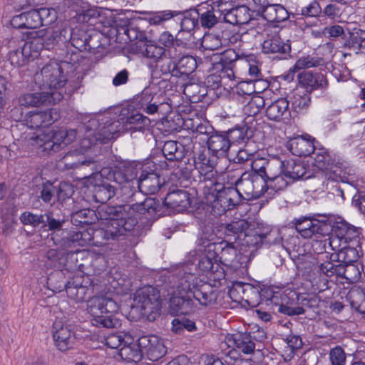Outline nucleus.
Segmentation results:
<instances>
[{
    "instance_id": "1",
    "label": "nucleus",
    "mask_w": 365,
    "mask_h": 365,
    "mask_svg": "<svg viewBox=\"0 0 365 365\" xmlns=\"http://www.w3.org/2000/svg\"><path fill=\"white\" fill-rule=\"evenodd\" d=\"M83 132L82 143L83 147L89 148L97 143H106L109 140L116 138L118 133L125 129L141 130L149 123V119L142 113H132L123 123L119 120H111L101 114H88L81 117Z\"/></svg>"
},
{
    "instance_id": "2",
    "label": "nucleus",
    "mask_w": 365,
    "mask_h": 365,
    "mask_svg": "<svg viewBox=\"0 0 365 365\" xmlns=\"http://www.w3.org/2000/svg\"><path fill=\"white\" fill-rule=\"evenodd\" d=\"M98 215L101 228L96 231V235L106 241L118 240L127 232L132 231L138 224L135 217H126L123 205H101Z\"/></svg>"
},
{
    "instance_id": "3",
    "label": "nucleus",
    "mask_w": 365,
    "mask_h": 365,
    "mask_svg": "<svg viewBox=\"0 0 365 365\" xmlns=\"http://www.w3.org/2000/svg\"><path fill=\"white\" fill-rule=\"evenodd\" d=\"M36 85L53 100V103L61 101L65 95L70 96L72 91L66 88L67 78L61 66L52 62L45 65L34 77Z\"/></svg>"
},
{
    "instance_id": "4",
    "label": "nucleus",
    "mask_w": 365,
    "mask_h": 365,
    "mask_svg": "<svg viewBox=\"0 0 365 365\" xmlns=\"http://www.w3.org/2000/svg\"><path fill=\"white\" fill-rule=\"evenodd\" d=\"M234 187H225L219 182H210L203 187V199L210 207V212L220 216L235 208L241 202V195Z\"/></svg>"
},
{
    "instance_id": "5",
    "label": "nucleus",
    "mask_w": 365,
    "mask_h": 365,
    "mask_svg": "<svg viewBox=\"0 0 365 365\" xmlns=\"http://www.w3.org/2000/svg\"><path fill=\"white\" fill-rule=\"evenodd\" d=\"M117 302L108 295L96 296L88 301V312L93 326L105 328H114L119 324L115 317L118 311Z\"/></svg>"
},
{
    "instance_id": "6",
    "label": "nucleus",
    "mask_w": 365,
    "mask_h": 365,
    "mask_svg": "<svg viewBox=\"0 0 365 365\" xmlns=\"http://www.w3.org/2000/svg\"><path fill=\"white\" fill-rule=\"evenodd\" d=\"M160 88L161 86L150 83L148 86L134 98L133 102L136 108L148 115H165L169 113L171 107Z\"/></svg>"
},
{
    "instance_id": "7",
    "label": "nucleus",
    "mask_w": 365,
    "mask_h": 365,
    "mask_svg": "<svg viewBox=\"0 0 365 365\" xmlns=\"http://www.w3.org/2000/svg\"><path fill=\"white\" fill-rule=\"evenodd\" d=\"M178 280L175 285L174 295L170 299L169 308L173 315L187 314L195 309L194 302L189 293L191 281H194L195 277L190 273L178 274Z\"/></svg>"
},
{
    "instance_id": "8",
    "label": "nucleus",
    "mask_w": 365,
    "mask_h": 365,
    "mask_svg": "<svg viewBox=\"0 0 365 365\" xmlns=\"http://www.w3.org/2000/svg\"><path fill=\"white\" fill-rule=\"evenodd\" d=\"M133 300L140 309L141 314L148 320L154 321L160 315L161 301L159 291L152 287L145 286L137 289Z\"/></svg>"
},
{
    "instance_id": "9",
    "label": "nucleus",
    "mask_w": 365,
    "mask_h": 365,
    "mask_svg": "<svg viewBox=\"0 0 365 365\" xmlns=\"http://www.w3.org/2000/svg\"><path fill=\"white\" fill-rule=\"evenodd\" d=\"M291 223L304 238H310L314 235L325 236L332 230L330 223L307 217L294 219Z\"/></svg>"
},
{
    "instance_id": "10",
    "label": "nucleus",
    "mask_w": 365,
    "mask_h": 365,
    "mask_svg": "<svg viewBox=\"0 0 365 365\" xmlns=\"http://www.w3.org/2000/svg\"><path fill=\"white\" fill-rule=\"evenodd\" d=\"M218 156L210 154V152L202 147L194 157V164L206 184L217 182L218 173L216 170Z\"/></svg>"
},
{
    "instance_id": "11",
    "label": "nucleus",
    "mask_w": 365,
    "mask_h": 365,
    "mask_svg": "<svg viewBox=\"0 0 365 365\" xmlns=\"http://www.w3.org/2000/svg\"><path fill=\"white\" fill-rule=\"evenodd\" d=\"M240 247L238 244L230 241L219 240L215 239L210 240L208 252L216 255L217 262L227 267H232L237 262V250Z\"/></svg>"
},
{
    "instance_id": "12",
    "label": "nucleus",
    "mask_w": 365,
    "mask_h": 365,
    "mask_svg": "<svg viewBox=\"0 0 365 365\" xmlns=\"http://www.w3.org/2000/svg\"><path fill=\"white\" fill-rule=\"evenodd\" d=\"M216 239V234L212 230V227H205L199 240V245L203 248V255H201L198 259L197 267L198 270L202 273L212 272H215V264L217 268L219 264L217 261L216 255L210 254L208 252V246L210 245V240Z\"/></svg>"
},
{
    "instance_id": "13",
    "label": "nucleus",
    "mask_w": 365,
    "mask_h": 365,
    "mask_svg": "<svg viewBox=\"0 0 365 365\" xmlns=\"http://www.w3.org/2000/svg\"><path fill=\"white\" fill-rule=\"evenodd\" d=\"M83 276L76 275L72 277L66 284L63 282L62 285L53 287L54 291L60 292L66 290L67 295L69 298L74 299L77 302H82L86 300L88 296L90 288L88 287V281Z\"/></svg>"
},
{
    "instance_id": "14",
    "label": "nucleus",
    "mask_w": 365,
    "mask_h": 365,
    "mask_svg": "<svg viewBox=\"0 0 365 365\" xmlns=\"http://www.w3.org/2000/svg\"><path fill=\"white\" fill-rule=\"evenodd\" d=\"M155 66H150L151 68V81L159 86H168V81L161 76H175L178 77V73L176 69V62L166 54L158 60Z\"/></svg>"
},
{
    "instance_id": "15",
    "label": "nucleus",
    "mask_w": 365,
    "mask_h": 365,
    "mask_svg": "<svg viewBox=\"0 0 365 365\" xmlns=\"http://www.w3.org/2000/svg\"><path fill=\"white\" fill-rule=\"evenodd\" d=\"M95 235L93 230L69 232L67 229V232L61 237H54V244L61 248L70 247L75 243L79 246L95 244Z\"/></svg>"
},
{
    "instance_id": "16",
    "label": "nucleus",
    "mask_w": 365,
    "mask_h": 365,
    "mask_svg": "<svg viewBox=\"0 0 365 365\" xmlns=\"http://www.w3.org/2000/svg\"><path fill=\"white\" fill-rule=\"evenodd\" d=\"M262 51L264 54L272 55L273 58L286 59L291 52L289 40L284 41L275 34L263 41Z\"/></svg>"
},
{
    "instance_id": "17",
    "label": "nucleus",
    "mask_w": 365,
    "mask_h": 365,
    "mask_svg": "<svg viewBox=\"0 0 365 365\" xmlns=\"http://www.w3.org/2000/svg\"><path fill=\"white\" fill-rule=\"evenodd\" d=\"M215 59L214 69L219 72L222 81L225 79L232 80L235 78L233 67L237 59V54L232 49H227L223 53L212 56Z\"/></svg>"
},
{
    "instance_id": "18",
    "label": "nucleus",
    "mask_w": 365,
    "mask_h": 365,
    "mask_svg": "<svg viewBox=\"0 0 365 365\" xmlns=\"http://www.w3.org/2000/svg\"><path fill=\"white\" fill-rule=\"evenodd\" d=\"M60 118L56 109H46L29 112L24 119L25 124L31 129L47 127L53 124Z\"/></svg>"
},
{
    "instance_id": "19",
    "label": "nucleus",
    "mask_w": 365,
    "mask_h": 365,
    "mask_svg": "<svg viewBox=\"0 0 365 365\" xmlns=\"http://www.w3.org/2000/svg\"><path fill=\"white\" fill-rule=\"evenodd\" d=\"M43 230L51 232V240L54 242L55 237H61L67 232L64 228L68 222V217L61 210H50L44 214Z\"/></svg>"
},
{
    "instance_id": "20",
    "label": "nucleus",
    "mask_w": 365,
    "mask_h": 365,
    "mask_svg": "<svg viewBox=\"0 0 365 365\" xmlns=\"http://www.w3.org/2000/svg\"><path fill=\"white\" fill-rule=\"evenodd\" d=\"M283 166L284 162L279 158H257L251 165V168L260 173L266 180L283 173Z\"/></svg>"
},
{
    "instance_id": "21",
    "label": "nucleus",
    "mask_w": 365,
    "mask_h": 365,
    "mask_svg": "<svg viewBox=\"0 0 365 365\" xmlns=\"http://www.w3.org/2000/svg\"><path fill=\"white\" fill-rule=\"evenodd\" d=\"M189 293L191 298H194L202 306H210L215 303L217 299V291L210 284L201 282L191 284Z\"/></svg>"
},
{
    "instance_id": "22",
    "label": "nucleus",
    "mask_w": 365,
    "mask_h": 365,
    "mask_svg": "<svg viewBox=\"0 0 365 365\" xmlns=\"http://www.w3.org/2000/svg\"><path fill=\"white\" fill-rule=\"evenodd\" d=\"M315 139L310 135H298L289 140L287 148L290 152L297 156H309L316 149Z\"/></svg>"
},
{
    "instance_id": "23",
    "label": "nucleus",
    "mask_w": 365,
    "mask_h": 365,
    "mask_svg": "<svg viewBox=\"0 0 365 365\" xmlns=\"http://www.w3.org/2000/svg\"><path fill=\"white\" fill-rule=\"evenodd\" d=\"M53 337L56 346L61 351L71 349L73 344V338L71 336V330L61 321L53 322Z\"/></svg>"
},
{
    "instance_id": "24",
    "label": "nucleus",
    "mask_w": 365,
    "mask_h": 365,
    "mask_svg": "<svg viewBox=\"0 0 365 365\" xmlns=\"http://www.w3.org/2000/svg\"><path fill=\"white\" fill-rule=\"evenodd\" d=\"M164 206L180 212L190 206V199L187 191L176 190L167 194L163 200Z\"/></svg>"
},
{
    "instance_id": "25",
    "label": "nucleus",
    "mask_w": 365,
    "mask_h": 365,
    "mask_svg": "<svg viewBox=\"0 0 365 365\" xmlns=\"http://www.w3.org/2000/svg\"><path fill=\"white\" fill-rule=\"evenodd\" d=\"M297 77L299 85L309 93L314 90L324 88L328 84L326 77L320 73L303 71L299 73Z\"/></svg>"
},
{
    "instance_id": "26",
    "label": "nucleus",
    "mask_w": 365,
    "mask_h": 365,
    "mask_svg": "<svg viewBox=\"0 0 365 365\" xmlns=\"http://www.w3.org/2000/svg\"><path fill=\"white\" fill-rule=\"evenodd\" d=\"M140 170V164L135 162H128L115 168L112 175L114 181L118 184H123L135 180Z\"/></svg>"
},
{
    "instance_id": "27",
    "label": "nucleus",
    "mask_w": 365,
    "mask_h": 365,
    "mask_svg": "<svg viewBox=\"0 0 365 365\" xmlns=\"http://www.w3.org/2000/svg\"><path fill=\"white\" fill-rule=\"evenodd\" d=\"M248 229L252 231L253 235L260 237L264 243L278 244L282 240L277 230L272 229L269 225L264 223L253 222L249 224Z\"/></svg>"
},
{
    "instance_id": "28",
    "label": "nucleus",
    "mask_w": 365,
    "mask_h": 365,
    "mask_svg": "<svg viewBox=\"0 0 365 365\" xmlns=\"http://www.w3.org/2000/svg\"><path fill=\"white\" fill-rule=\"evenodd\" d=\"M137 184L140 192L145 195L155 194L162 186L160 176L157 173H145L143 170L137 180Z\"/></svg>"
},
{
    "instance_id": "29",
    "label": "nucleus",
    "mask_w": 365,
    "mask_h": 365,
    "mask_svg": "<svg viewBox=\"0 0 365 365\" xmlns=\"http://www.w3.org/2000/svg\"><path fill=\"white\" fill-rule=\"evenodd\" d=\"M207 144L210 152L215 156H224L230 148L229 139L225 133L213 132L207 140Z\"/></svg>"
},
{
    "instance_id": "30",
    "label": "nucleus",
    "mask_w": 365,
    "mask_h": 365,
    "mask_svg": "<svg viewBox=\"0 0 365 365\" xmlns=\"http://www.w3.org/2000/svg\"><path fill=\"white\" fill-rule=\"evenodd\" d=\"M249 227V223L244 219L232 221L225 225L224 234L225 241H230L235 244H238L245 235V231Z\"/></svg>"
},
{
    "instance_id": "31",
    "label": "nucleus",
    "mask_w": 365,
    "mask_h": 365,
    "mask_svg": "<svg viewBox=\"0 0 365 365\" xmlns=\"http://www.w3.org/2000/svg\"><path fill=\"white\" fill-rule=\"evenodd\" d=\"M262 17L269 22L279 23L289 17L287 9L279 4H269L261 7Z\"/></svg>"
},
{
    "instance_id": "32",
    "label": "nucleus",
    "mask_w": 365,
    "mask_h": 365,
    "mask_svg": "<svg viewBox=\"0 0 365 365\" xmlns=\"http://www.w3.org/2000/svg\"><path fill=\"white\" fill-rule=\"evenodd\" d=\"M235 289L237 292H242L243 296L242 299L245 300L250 307H257L260 303V299L262 296V292L247 283L237 282L235 284Z\"/></svg>"
},
{
    "instance_id": "33",
    "label": "nucleus",
    "mask_w": 365,
    "mask_h": 365,
    "mask_svg": "<svg viewBox=\"0 0 365 365\" xmlns=\"http://www.w3.org/2000/svg\"><path fill=\"white\" fill-rule=\"evenodd\" d=\"M20 106H39L43 104L53 103V100L43 91L40 93H24L17 99Z\"/></svg>"
},
{
    "instance_id": "34",
    "label": "nucleus",
    "mask_w": 365,
    "mask_h": 365,
    "mask_svg": "<svg viewBox=\"0 0 365 365\" xmlns=\"http://www.w3.org/2000/svg\"><path fill=\"white\" fill-rule=\"evenodd\" d=\"M143 340H146L148 341V344L146 345V352L150 360L153 361H158L166 354V347L164 345L163 341L158 336H151L148 338L145 337Z\"/></svg>"
},
{
    "instance_id": "35",
    "label": "nucleus",
    "mask_w": 365,
    "mask_h": 365,
    "mask_svg": "<svg viewBox=\"0 0 365 365\" xmlns=\"http://www.w3.org/2000/svg\"><path fill=\"white\" fill-rule=\"evenodd\" d=\"M130 208L140 215H148L146 217H151L160 212L161 206L159 200L154 197H147L141 202L133 203Z\"/></svg>"
},
{
    "instance_id": "36",
    "label": "nucleus",
    "mask_w": 365,
    "mask_h": 365,
    "mask_svg": "<svg viewBox=\"0 0 365 365\" xmlns=\"http://www.w3.org/2000/svg\"><path fill=\"white\" fill-rule=\"evenodd\" d=\"M98 209H82L74 212L71 215V221L76 226L91 225L99 221Z\"/></svg>"
},
{
    "instance_id": "37",
    "label": "nucleus",
    "mask_w": 365,
    "mask_h": 365,
    "mask_svg": "<svg viewBox=\"0 0 365 365\" xmlns=\"http://www.w3.org/2000/svg\"><path fill=\"white\" fill-rule=\"evenodd\" d=\"M250 173L247 171L244 172L241 176L235 182L234 188L237 190L241 195V200L257 198L255 192L252 187L250 178Z\"/></svg>"
},
{
    "instance_id": "38",
    "label": "nucleus",
    "mask_w": 365,
    "mask_h": 365,
    "mask_svg": "<svg viewBox=\"0 0 365 365\" xmlns=\"http://www.w3.org/2000/svg\"><path fill=\"white\" fill-rule=\"evenodd\" d=\"M289 101L286 98H279L272 102L266 109V116L272 120L279 121L288 113Z\"/></svg>"
},
{
    "instance_id": "39",
    "label": "nucleus",
    "mask_w": 365,
    "mask_h": 365,
    "mask_svg": "<svg viewBox=\"0 0 365 365\" xmlns=\"http://www.w3.org/2000/svg\"><path fill=\"white\" fill-rule=\"evenodd\" d=\"M284 162L283 175L292 181L303 178L307 173V168L301 162L289 160Z\"/></svg>"
},
{
    "instance_id": "40",
    "label": "nucleus",
    "mask_w": 365,
    "mask_h": 365,
    "mask_svg": "<svg viewBox=\"0 0 365 365\" xmlns=\"http://www.w3.org/2000/svg\"><path fill=\"white\" fill-rule=\"evenodd\" d=\"M359 257L358 250L355 247L349 246H345L341 248L339 252L331 253L329 256L330 259L342 264L354 263Z\"/></svg>"
},
{
    "instance_id": "41",
    "label": "nucleus",
    "mask_w": 365,
    "mask_h": 365,
    "mask_svg": "<svg viewBox=\"0 0 365 365\" xmlns=\"http://www.w3.org/2000/svg\"><path fill=\"white\" fill-rule=\"evenodd\" d=\"M334 232L344 243L356 240L359 236V229L346 222H338L334 226Z\"/></svg>"
},
{
    "instance_id": "42",
    "label": "nucleus",
    "mask_w": 365,
    "mask_h": 365,
    "mask_svg": "<svg viewBox=\"0 0 365 365\" xmlns=\"http://www.w3.org/2000/svg\"><path fill=\"white\" fill-rule=\"evenodd\" d=\"M249 9L246 6L232 7L231 11L227 14L225 22L232 25L245 24L250 20Z\"/></svg>"
},
{
    "instance_id": "43",
    "label": "nucleus",
    "mask_w": 365,
    "mask_h": 365,
    "mask_svg": "<svg viewBox=\"0 0 365 365\" xmlns=\"http://www.w3.org/2000/svg\"><path fill=\"white\" fill-rule=\"evenodd\" d=\"M314 155V165L319 170H326L330 168L335 159L332 158L327 149L316 146L312 153Z\"/></svg>"
},
{
    "instance_id": "44",
    "label": "nucleus",
    "mask_w": 365,
    "mask_h": 365,
    "mask_svg": "<svg viewBox=\"0 0 365 365\" xmlns=\"http://www.w3.org/2000/svg\"><path fill=\"white\" fill-rule=\"evenodd\" d=\"M232 340L235 347L244 354H252L255 349V342L252 341L251 336L247 332L234 334Z\"/></svg>"
},
{
    "instance_id": "45",
    "label": "nucleus",
    "mask_w": 365,
    "mask_h": 365,
    "mask_svg": "<svg viewBox=\"0 0 365 365\" xmlns=\"http://www.w3.org/2000/svg\"><path fill=\"white\" fill-rule=\"evenodd\" d=\"M115 194L114 186L107 182L101 184H96L93 189V198L96 202L106 205L108 201Z\"/></svg>"
},
{
    "instance_id": "46",
    "label": "nucleus",
    "mask_w": 365,
    "mask_h": 365,
    "mask_svg": "<svg viewBox=\"0 0 365 365\" xmlns=\"http://www.w3.org/2000/svg\"><path fill=\"white\" fill-rule=\"evenodd\" d=\"M343 47L353 50L365 49V31L356 29L349 32V36L346 38Z\"/></svg>"
},
{
    "instance_id": "47",
    "label": "nucleus",
    "mask_w": 365,
    "mask_h": 365,
    "mask_svg": "<svg viewBox=\"0 0 365 365\" xmlns=\"http://www.w3.org/2000/svg\"><path fill=\"white\" fill-rule=\"evenodd\" d=\"M324 64L325 61L323 58L307 55L298 58L290 71L295 72L302 69L322 66Z\"/></svg>"
},
{
    "instance_id": "48",
    "label": "nucleus",
    "mask_w": 365,
    "mask_h": 365,
    "mask_svg": "<svg viewBox=\"0 0 365 365\" xmlns=\"http://www.w3.org/2000/svg\"><path fill=\"white\" fill-rule=\"evenodd\" d=\"M352 308L365 318V292L362 289H352L347 296Z\"/></svg>"
},
{
    "instance_id": "49",
    "label": "nucleus",
    "mask_w": 365,
    "mask_h": 365,
    "mask_svg": "<svg viewBox=\"0 0 365 365\" xmlns=\"http://www.w3.org/2000/svg\"><path fill=\"white\" fill-rule=\"evenodd\" d=\"M162 152L168 160H180L184 157L185 149L178 146L176 141L168 140L164 143Z\"/></svg>"
},
{
    "instance_id": "50",
    "label": "nucleus",
    "mask_w": 365,
    "mask_h": 365,
    "mask_svg": "<svg viewBox=\"0 0 365 365\" xmlns=\"http://www.w3.org/2000/svg\"><path fill=\"white\" fill-rule=\"evenodd\" d=\"M252 131L249 130L247 125L236 127L226 132L227 139H229L230 145L232 143H244L249 139Z\"/></svg>"
},
{
    "instance_id": "51",
    "label": "nucleus",
    "mask_w": 365,
    "mask_h": 365,
    "mask_svg": "<svg viewBox=\"0 0 365 365\" xmlns=\"http://www.w3.org/2000/svg\"><path fill=\"white\" fill-rule=\"evenodd\" d=\"M184 93L192 98L194 102L202 101L208 94L206 86L197 83H190L185 86Z\"/></svg>"
},
{
    "instance_id": "52",
    "label": "nucleus",
    "mask_w": 365,
    "mask_h": 365,
    "mask_svg": "<svg viewBox=\"0 0 365 365\" xmlns=\"http://www.w3.org/2000/svg\"><path fill=\"white\" fill-rule=\"evenodd\" d=\"M17 42L18 40L16 38L9 40L8 47L11 50L8 53V61L11 65L19 67L25 65L27 62L21 53V48H19V46H18V48H15Z\"/></svg>"
},
{
    "instance_id": "53",
    "label": "nucleus",
    "mask_w": 365,
    "mask_h": 365,
    "mask_svg": "<svg viewBox=\"0 0 365 365\" xmlns=\"http://www.w3.org/2000/svg\"><path fill=\"white\" fill-rule=\"evenodd\" d=\"M247 172L250 173V178L255 192V197L258 198L267 190V180L260 173L253 170L252 168L251 170Z\"/></svg>"
},
{
    "instance_id": "54",
    "label": "nucleus",
    "mask_w": 365,
    "mask_h": 365,
    "mask_svg": "<svg viewBox=\"0 0 365 365\" xmlns=\"http://www.w3.org/2000/svg\"><path fill=\"white\" fill-rule=\"evenodd\" d=\"M197 68V61L191 56H182L178 63H176V69L178 73V77L181 76H189Z\"/></svg>"
},
{
    "instance_id": "55",
    "label": "nucleus",
    "mask_w": 365,
    "mask_h": 365,
    "mask_svg": "<svg viewBox=\"0 0 365 365\" xmlns=\"http://www.w3.org/2000/svg\"><path fill=\"white\" fill-rule=\"evenodd\" d=\"M34 141L36 146L41 152L46 154H51L60 150V148L53 143L52 139L47 134H40L36 135Z\"/></svg>"
},
{
    "instance_id": "56",
    "label": "nucleus",
    "mask_w": 365,
    "mask_h": 365,
    "mask_svg": "<svg viewBox=\"0 0 365 365\" xmlns=\"http://www.w3.org/2000/svg\"><path fill=\"white\" fill-rule=\"evenodd\" d=\"M141 53L144 57L153 59L154 62H156L166 54L167 49L156 43H146Z\"/></svg>"
},
{
    "instance_id": "57",
    "label": "nucleus",
    "mask_w": 365,
    "mask_h": 365,
    "mask_svg": "<svg viewBox=\"0 0 365 365\" xmlns=\"http://www.w3.org/2000/svg\"><path fill=\"white\" fill-rule=\"evenodd\" d=\"M187 126L193 132L206 135L207 138L213 133V128L207 122H202L198 118L195 120H188Z\"/></svg>"
},
{
    "instance_id": "58",
    "label": "nucleus",
    "mask_w": 365,
    "mask_h": 365,
    "mask_svg": "<svg viewBox=\"0 0 365 365\" xmlns=\"http://www.w3.org/2000/svg\"><path fill=\"white\" fill-rule=\"evenodd\" d=\"M336 261H327L321 263L319 266V271L327 277H331L333 276L340 277L342 271V264H334Z\"/></svg>"
},
{
    "instance_id": "59",
    "label": "nucleus",
    "mask_w": 365,
    "mask_h": 365,
    "mask_svg": "<svg viewBox=\"0 0 365 365\" xmlns=\"http://www.w3.org/2000/svg\"><path fill=\"white\" fill-rule=\"evenodd\" d=\"M44 214H34L29 211L23 212L20 216L21 222L25 225L43 228Z\"/></svg>"
},
{
    "instance_id": "60",
    "label": "nucleus",
    "mask_w": 365,
    "mask_h": 365,
    "mask_svg": "<svg viewBox=\"0 0 365 365\" xmlns=\"http://www.w3.org/2000/svg\"><path fill=\"white\" fill-rule=\"evenodd\" d=\"M341 277L346 279L351 283H354L358 282L361 278V271L358 266L354 263L342 264Z\"/></svg>"
},
{
    "instance_id": "61",
    "label": "nucleus",
    "mask_w": 365,
    "mask_h": 365,
    "mask_svg": "<svg viewBox=\"0 0 365 365\" xmlns=\"http://www.w3.org/2000/svg\"><path fill=\"white\" fill-rule=\"evenodd\" d=\"M262 296L266 299V302H269L275 305L277 309L284 302L287 300V295L281 291H274L271 289L262 291Z\"/></svg>"
},
{
    "instance_id": "62",
    "label": "nucleus",
    "mask_w": 365,
    "mask_h": 365,
    "mask_svg": "<svg viewBox=\"0 0 365 365\" xmlns=\"http://www.w3.org/2000/svg\"><path fill=\"white\" fill-rule=\"evenodd\" d=\"M331 168L327 170L329 172V179L333 181H341L344 182L346 179L347 172L345 170L342 163L334 162Z\"/></svg>"
},
{
    "instance_id": "63",
    "label": "nucleus",
    "mask_w": 365,
    "mask_h": 365,
    "mask_svg": "<svg viewBox=\"0 0 365 365\" xmlns=\"http://www.w3.org/2000/svg\"><path fill=\"white\" fill-rule=\"evenodd\" d=\"M39 197L45 203L54 202L56 198L57 187H55L52 183L48 182L43 183L41 187Z\"/></svg>"
},
{
    "instance_id": "64",
    "label": "nucleus",
    "mask_w": 365,
    "mask_h": 365,
    "mask_svg": "<svg viewBox=\"0 0 365 365\" xmlns=\"http://www.w3.org/2000/svg\"><path fill=\"white\" fill-rule=\"evenodd\" d=\"M342 13L341 6L336 2L331 1L322 7L321 17H324L331 20H336Z\"/></svg>"
}]
</instances>
